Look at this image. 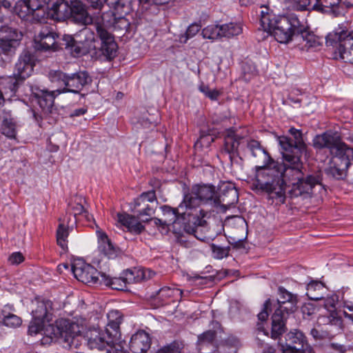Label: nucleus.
<instances>
[{
	"label": "nucleus",
	"mask_w": 353,
	"mask_h": 353,
	"mask_svg": "<svg viewBox=\"0 0 353 353\" xmlns=\"http://www.w3.org/2000/svg\"><path fill=\"white\" fill-rule=\"evenodd\" d=\"M288 99L293 103H300L301 102V99L299 98H294L292 96V94H290L288 97Z\"/></svg>",
	"instance_id": "64"
},
{
	"label": "nucleus",
	"mask_w": 353,
	"mask_h": 353,
	"mask_svg": "<svg viewBox=\"0 0 353 353\" xmlns=\"http://www.w3.org/2000/svg\"><path fill=\"white\" fill-rule=\"evenodd\" d=\"M260 23L264 32L268 34L272 32L277 26L281 15H276L269 7L261 6L260 8Z\"/></svg>",
	"instance_id": "31"
},
{
	"label": "nucleus",
	"mask_w": 353,
	"mask_h": 353,
	"mask_svg": "<svg viewBox=\"0 0 353 353\" xmlns=\"http://www.w3.org/2000/svg\"><path fill=\"white\" fill-rule=\"evenodd\" d=\"M325 291L324 285L316 281H312L307 285L306 294L311 300L319 301L323 299Z\"/></svg>",
	"instance_id": "34"
},
{
	"label": "nucleus",
	"mask_w": 353,
	"mask_h": 353,
	"mask_svg": "<svg viewBox=\"0 0 353 353\" xmlns=\"http://www.w3.org/2000/svg\"><path fill=\"white\" fill-rule=\"evenodd\" d=\"M289 133L292 135V137L287 136H280L278 137L282 154L290 153L299 154L301 157L303 152L305 150V144L303 140L302 132L299 130L291 128L289 130Z\"/></svg>",
	"instance_id": "14"
},
{
	"label": "nucleus",
	"mask_w": 353,
	"mask_h": 353,
	"mask_svg": "<svg viewBox=\"0 0 353 353\" xmlns=\"http://www.w3.org/2000/svg\"><path fill=\"white\" fill-rule=\"evenodd\" d=\"M139 122L145 128H154L158 123L157 120L154 119L151 115H143L140 118Z\"/></svg>",
	"instance_id": "54"
},
{
	"label": "nucleus",
	"mask_w": 353,
	"mask_h": 353,
	"mask_svg": "<svg viewBox=\"0 0 353 353\" xmlns=\"http://www.w3.org/2000/svg\"><path fill=\"white\" fill-rule=\"evenodd\" d=\"M14 12L23 20L42 23L47 19L45 0H19L13 8Z\"/></svg>",
	"instance_id": "10"
},
{
	"label": "nucleus",
	"mask_w": 353,
	"mask_h": 353,
	"mask_svg": "<svg viewBox=\"0 0 353 353\" xmlns=\"http://www.w3.org/2000/svg\"><path fill=\"white\" fill-rule=\"evenodd\" d=\"M159 294L162 297H173L182 294L181 290L177 288L163 287L159 290Z\"/></svg>",
	"instance_id": "53"
},
{
	"label": "nucleus",
	"mask_w": 353,
	"mask_h": 353,
	"mask_svg": "<svg viewBox=\"0 0 353 353\" xmlns=\"http://www.w3.org/2000/svg\"><path fill=\"white\" fill-rule=\"evenodd\" d=\"M56 37L58 35L48 26L42 28L38 35L34 37L35 48L41 50L56 51L59 48Z\"/></svg>",
	"instance_id": "23"
},
{
	"label": "nucleus",
	"mask_w": 353,
	"mask_h": 353,
	"mask_svg": "<svg viewBox=\"0 0 353 353\" xmlns=\"http://www.w3.org/2000/svg\"><path fill=\"white\" fill-rule=\"evenodd\" d=\"M154 272L148 268H134L128 269L123 272L122 277L125 285L130 283H139L148 280L154 276Z\"/></svg>",
	"instance_id": "26"
},
{
	"label": "nucleus",
	"mask_w": 353,
	"mask_h": 353,
	"mask_svg": "<svg viewBox=\"0 0 353 353\" xmlns=\"http://www.w3.org/2000/svg\"><path fill=\"white\" fill-rule=\"evenodd\" d=\"M239 139L240 138L234 134H228L225 137L224 150L230 156L237 152Z\"/></svg>",
	"instance_id": "41"
},
{
	"label": "nucleus",
	"mask_w": 353,
	"mask_h": 353,
	"mask_svg": "<svg viewBox=\"0 0 353 353\" xmlns=\"http://www.w3.org/2000/svg\"><path fill=\"white\" fill-rule=\"evenodd\" d=\"M331 346L334 350H336L341 353H343L345 351V347L343 345H340V344H337V343H332Z\"/></svg>",
	"instance_id": "62"
},
{
	"label": "nucleus",
	"mask_w": 353,
	"mask_h": 353,
	"mask_svg": "<svg viewBox=\"0 0 353 353\" xmlns=\"http://www.w3.org/2000/svg\"><path fill=\"white\" fill-rule=\"evenodd\" d=\"M303 28V23L295 14L280 16L277 26L272 32L274 39L279 43H287L296 41L299 32Z\"/></svg>",
	"instance_id": "9"
},
{
	"label": "nucleus",
	"mask_w": 353,
	"mask_h": 353,
	"mask_svg": "<svg viewBox=\"0 0 353 353\" xmlns=\"http://www.w3.org/2000/svg\"><path fill=\"white\" fill-rule=\"evenodd\" d=\"M349 167L350 165H347V163L345 165L331 161L330 167L325 170V173L336 179H342L346 176V172Z\"/></svg>",
	"instance_id": "35"
},
{
	"label": "nucleus",
	"mask_w": 353,
	"mask_h": 353,
	"mask_svg": "<svg viewBox=\"0 0 353 353\" xmlns=\"http://www.w3.org/2000/svg\"><path fill=\"white\" fill-rule=\"evenodd\" d=\"M62 0H50L48 6L46 5V12L48 13L47 18L50 16L51 18L56 19L58 11V3H61Z\"/></svg>",
	"instance_id": "51"
},
{
	"label": "nucleus",
	"mask_w": 353,
	"mask_h": 353,
	"mask_svg": "<svg viewBox=\"0 0 353 353\" xmlns=\"http://www.w3.org/2000/svg\"><path fill=\"white\" fill-rule=\"evenodd\" d=\"M279 297L276 301L277 307L275 311L289 314L297 308L298 296L280 286L278 288Z\"/></svg>",
	"instance_id": "22"
},
{
	"label": "nucleus",
	"mask_w": 353,
	"mask_h": 353,
	"mask_svg": "<svg viewBox=\"0 0 353 353\" xmlns=\"http://www.w3.org/2000/svg\"><path fill=\"white\" fill-rule=\"evenodd\" d=\"M219 195L214 200V207H221L224 211L236 204L239 201V193L234 184L230 181H222L219 185Z\"/></svg>",
	"instance_id": "17"
},
{
	"label": "nucleus",
	"mask_w": 353,
	"mask_h": 353,
	"mask_svg": "<svg viewBox=\"0 0 353 353\" xmlns=\"http://www.w3.org/2000/svg\"><path fill=\"white\" fill-rule=\"evenodd\" d=\"M108 323L104 329L90 327L85 334L88 347L106 353H128L125 343L121 340L120 324L123 316L119 310H111L107 314Z\"/></svg>",
	"instance_id": "2"
},
{
	"label": "nucleus",
	"mask_w": 353,
	"mask_h": 353,
	"mask_svg": "<svg viewBox=\"0 0 353 353\" xmlns=\"http://www.w3.org/2000/svg\"><path fill=\"white\" fill-rule=\"evenodd\" d=\"M310 334L315 340H321L329 336L327 331H323L317 327L312 328L310 331Z\"/></svg>",
	"instance_id": "57"
},
{
	"label": "nucleus",
	"mask_w": 353,
	"mask_h": 353,
	"mask_svg": "<svg viewBox=\"0 0 353 353\" xmlns=\"http://www.w3.org/2000/svg\"><path fill=\"white\" fill-rule=\"evenodd\" d=\"M70 208L76 221L81 220L82 218L85 219L88 222H90L93 219L92 215L90 214L82 205L81 199H80L79 201L72 203Z\"/></svg>",
	"instance_id": "38"
},
{
	"label": "nucleus",
	"mask_w": 353,
	"mask_h": 353,
	"mask_svg": "<svg viewBox=\"0 0 353 353\" xmlns=\"http://www.w3.org/2000/svg\"><path fill=\"white\" fill-rule=\"evenodd\" d=\"M312 0H286L289 8L292 10L303 11L312 10Z\"/></svg>",
	"instance_id": "47"
},
{
	"label": "nucleus",
	"mask_w": 353,
	"mask_h": 353,
	"mask_svg": "<svg viewBox=\"0 0 353 353\" xmlns=\"http://www.w3.org/2000/svg\"><path fill=\"white\" fill-rule=\"evenodd\" d=\"M32 321L28 327V334L36 335L44 331L46 323L52 320L53 303L43 296H36L30 303Z\"/></svg>",
	"instance_id": "7"
},
{
	"label": "nucleus",
	"mask_w": 353,
	"mask_h": 353,
	"mask_svg": "<svg viewBox=\"0 0 353 353\" xmlns=\"http://www.w3.org/2000/svg\"><path fill=\"white\" fill-rule=\"evenodd\" d=\"M34 66V58L29 52H24L19 57L13 72L16 79L8 78L6 80L11 95L14 94L18 90L17 80H24L28 78L33 72Z\"/></svg>",
	"instance_id": "12"
},
{
	"label": "nucleus",
	"mask_w": 353,
	"mask_h": 353,
	"mask_svg": "<svg viewBox=\"0 0 353 353\" xmlns=\"http://www.w3.org/2000/svg\"><path fill=\"white\" fill-rule=\"evenodd\" d=\"M296 41L299 43L300 49L308 50L316 48L322 44V39L307 30L303 24V28L298 33Z\"/></svg>",
	"instance_id": "30"
},
{
	"label": "nucleus",
	"mask_w": 353,
	"mask_h": 353,
	"mask_svg": "<svg viewBox=\"0 0 353 353\" xmlns=\"http://www.w3.org/2000/svg\"><path fill=\"white\" fill-rule=\"evenodd\" d=\"M272 303L271 300L269 299L265 301L263 305V309L262 311L258 314V319L261 321H265L268 319L269 316L268 310L271 307Z\"/></svg>",
	"instance_id": "55"
},
{
	"label": "nucleus",
	"mask_w": 353,
	"mask_h": 353,
	"mask_svg": "<svg viewBox=\"0 0 353 353\" xmlns=\"http://www.w3.org/2000/svg\"><path fill=\"white\" fill-rule=\"evenodd\" d=\"M50 77L52 81H60L65 85L63 89H60L62 93H79L83 87L91 81V78L86 71L66 74L57 70L50 73Z\"/></svg>",
	"instance_id": "11"
},
{
	"label": "nucleus",
	"mask_w": 353,
	"mask_h": 353,
	"mask_svg": "<svg viewBox=\"0 0 353 353\" xmlns=\"http://www.w3.org/2000/svg\"><path fill=\"white\" fill-rule=\"evenodd\" d=\"M113 6L116 14L119 17H123L130 13L132 10V0H114Z\"/></svg>",
	"instance_id": "39"
},
{
	"label": "nucleus",
	"mask_w": 353,
	"mask_h": 353,
	"mask_svg": "<svg viewBox=\"0 0 353 353\" xmlns=\"http://www.w3.org/2000/svg\"><path fill=\"white\" fill-rule=\"evenodd\" d=\"M288 314L274 311L272 316L271 338L277 339L285 332V321Z\"/></svg>",
	"instance_id": "32"
},
{
	"label": "nucleus",
	"mask_w": 353,
	"mask_h": 353,
	"mask_svg": "<svg viewBox=\"0 0 353 353\" xmlns=\"http://www.w3.org/2000/svg\"><path fill=\"white\" fill-rule=\"evenodd\" d=\"M201 27V25L198 23H193L190 24L188 27L186 32L179 36V42L181 43H186L190 39L194 37L199 32Z\"/></svg>",
	"instance_id": "48"
},
{
	"label": "nucleus",
	"mask_w": 353,
	"mask_h": 353,
	"mask_svg": "<svg viewBox=\"0 0 353 353\" xmlns=\"http://www.w3.org/2000/svg\"><path fill=\"white\" fill-rule=\"evenodd\" d=\"M83 330V325L72 320L66 319H57L54 324L48 325L44 334H46L41 339L42 345H48L52 343L54 340L61 339L66 348L72 349L74 346L77 347L79 341L77 337Z\"/></svg>",
	"instance_id": "4"
},
{
	"label": "nucleus",
	"mask_w": 353,
	"mask_h": 353,
	"mask_svg": "<svg viewBox=\"0 0 353 353\" xmlns=\"http://www.w3.org/2000/svg\"><path fill=\"white\" fill-rule=\"evenodd\" d=\"M343 23H347L348 28L347 30V35H346V37L347 38L353 37V22H349L347 21H345Z\"/></svg>",
	"instance_id": "60"
},
{
	"label": "nucleus",
	"mask_w": 353,
	"mask_h": 353,
	"mask_svg": "<svg viewBox=\"0 0 353 353\" xmlns=\"http://www.w3.org/2000/svg\"><path fill=\"white\" fill-rule=\"evenodd\" d=\"M157 201L155 192H143L134 200L131 205L132 212L136 214L132 216L125 212L117 214V221L125 228L128 232L134 234H141L145 229L142 222H148L146 218L152 219L157 208Z\"/></svg>",
	"instance_id": "3"
},
{
	"label": "nucleus",
	"mask_w": 353,
	"mask_h": 353,
	"mask_svg": "<svg viewBox=\"0 0 353 353\" xmlns=\"http://www.w3.org/2000/svg\"><path fill=\"white\" fill-rule=\"evenodd\" d=\"M100 284H104L116 290H124L127 287L122 276L110 277L104 272L101 274Z\"/></svg>",
	"instance_id": "36"
},
{
	"label": "nucleus",
	"mask_w": 353,
	"mask_h": 353,
	"mask_svg": "<svg viewBox=\"0 0 353 353\" xmlns=\"http://www.w3.org/2000/svg\"><path fill=\"white\" fill-rule=\"evenodd\" d=\"M316 149L327 148L332 156V161L350 165L353 161V148L341 140V136L332 130L316 135L313 139Z\"/></svg>",
	"instance_id": "5"
},
{
	"label": "nucleus",
	"mask_w": 353,
	"mask_h": 353,
	"mask_svg": "<svg viewBox=\"0 0 353 353\" xmlns=\"http://www.w3.org/2000/svg\"><path fill=\"white\" fill-rule=\"evenodd\" d=\"M276 348L274 346L267 344L264 347L261 353H276Z\"/></svg>",
	"instance_id": "61"
},
{
	"label": "nucleus",
	"mask_w": 353,
	"mask_h": 353,
	"mask_svg": "<svg viewBox=\"0 0 353 353\" xmlns=\"http://www.w3.org/2000/svg\"><path fill=\"white\" fill-rule=\"evenodd\" d=\"M16 29L8 26H0V53L10 56L14 52V43L20 39Z\"/></svg>",
	"instance_id": "21"
},
{
	"label": "nucleus",
	"mask_w": 353,
	"mask_h": 353,
	"mask_svg": "<svg viewBox=\"0 0 353 353\" xmlns=\"http://www.w3.org/2000/svg\"><path fill=\"white\" fill-rule=\"evenodd\" d=\"M97 34L101 41L100 50L102 54L108 59H112L117 55L118 46L114 37L103 25L97 23L94 26Z\"/></svg>",
	"instance_id": "20"
},
{
	"label": "nucleus",
	"mask_w": 353,
	"mask_h": 353,
	"mask_svg": "<svg viewBox=\"0 0 353 353\" xmlns=\"http://www.w3.org/2000/svg\"><path fill=\"white\" fill-rule=\"evenodd\" d=\"M210 248L212 252V256L216 259H222L227 257L230 251V246L222 247L215 244H212Z\"/></svg>",
	"instance_id": "49"
},
{
	"label": "nucleus",
	"mask_w": 353,
	"mask_h": 353,
	"mask_svg": "<svg viewBox=\"0 0 353 353\" xmlns=\"http://www.w3.org/2000/svg\"><path fill=\"white\" fill-rule=\"evenodd\" d=\"M12 14L11 3L7 0H0V23L8 26L10 16Z\"/></svg>",
	"instance_id": "45"
},
{
	"label": "nucleus",
	"mask_w": 353,
	"mask_h": 353,
	"mask_svg": "<svg viewBox=\"0 0 353 353\" xmlns=\"http://www.w3.org/2000/svg\"><path fill=\"white\" fill-rule=\"evenodd\" d=\"M69 17L74 21L81 25H87L92 23V17L88 14L84 4L79 0L70 1V10Z\"/></svg>",
	"instance_id": "28"
},
{
	"label": "nucleus",
	"mask_w": 353,
	"mask_h": 353,
	"mask_svg": "<svg viewBox=\"0 0 353 353\" xmlns=\"http://www.w3.org/2000/svg\"><path fill=\"white\" fill-rule=\"evenodd\" d=\"M129 345L133 353H146L151 346V338L148 333L139 330L131 336Z\"/></svg>",
	"instance_id": "27"
},
{
	"label": "nucleus",
	"mask_w": 353,
	"mask_h": 353,
	"mask_svg": "<svg viewBox=\"0 0 353 353\" xmlns=\"http://www.w3.org/2000/svg\"><path fill=\"white\" fill-rule=\"evenodd\" d=\"M318 323L319 325L323 324V325H340L341 324V319L334 316L332 315L322 316L319 318ZM318 327H320V325H318Z\"/></svg>",
	"instance_id": "52"
},
{
	"label": "nucleus",
	"mask_w": 353,
	"mask_h": 353,
	"mask_svg": "<svg viewBox=\"0 0 353 353\" xmlns=\"http://www.w3.org/2000/svg\"><path fill=\"white\" fill-rule=\"evenodd\" d=\"M57 6H59V4ZM58 7L59 10L56 17L57 20L60 21L69 17L70 4H68V3L65 0H62L61 4L59 3V6Z\"/></svg>",
	"instance_id": "50"
},
{
	"label": "nucleus",
	"mask_w": 353,
	"mask_h": 353,
	"mask_svg": "<svg viewBox=\"0 0 353 353\" xmlns=\"http://www.w3.org/2000/svg\"><path fill=\"white\" fill-rule=\"evenodd\" d=\"M26 86L30 92L29 96H32L37 100L38 104L45 113L51 112L55 97L62 94L60 89L48 91L41 89L37 85H27Z\"/></svg>",
	"instance_id": "19"
},
{
	"label": "nucleus",
	"mask_w": 353,
	"mask_h": 353,
	"mask_svg": "<svg viewBox=\"0 0 353 353\" xmlns=\"http://www.w3.org/2000/svg\"><path fill=\"white\" fill-rule=\"evenodd\" d=\"M1 134L10 139H15L17 134V123L10 110H0Z\"/></svg>",
	"instance_id": "29"
},
{
	"label": "nucleus",
	"mask_w": 353,
	"mask_h": 353,
	"mask_svg": "<svg viewBox=\"0 0 353 353\" xmlns=\"http://www.w3.org/2000/svg\"><path fill=\"white\" fill-rule=\"evenodd\" d=\"M0 313L1 315V320L6 326L16 327L21 324L22 321L19 316L10 313L6 314L4 310L0 311Z\"/></svg>",
	"instance_id": "46"
},
{
	"label": "nucleus",
	"mask_w": 353,
	"mask_h": 353,
	"mask_svg": "<svg viewBox=\"0 0 353 353\" xmlns=\"http://www.w3.org/2000/svg\"><path fill=\"white\" fill-rule=\"evenodd\" d=\"M71 270L78 281L87 284L100 283L99 276L103 273L81 260L75 261L71 265Z\"/></svg>",
	"instance_id": "15"
},
{
	"label": "nucleus",
	"mask_w": 353,
	"mask_h": 353,
	"mask_svg": "<svg viewBox=\"0 0 353 353\" xmlns=\"http://www.w3.org/2000/svg\"><path fill=\"white\" fill-rule=\"evenodd\" d=\"M282 156L283 163L272 161L270 165L255 167V179L252 184L253 190L265 192L277 203H283L285 200L288 183L292 186L291 191L296 196L310 194L316 185H322V172L320 170L304 177L300 155L283 153Z\"/></svg>",
	"instance_id": "1"
},
{
	"label": "nucleus",
	"mask_w": 353,
	"mask_h": 353,
	"mask_svg": "<svg viewBox=\"0 0 353 353\" xmlns=\"http://www.w3.org/2000/svg\"><path fill=\"white\" fill-rule=\"evenodd\" d=\"M247 145L254 157H256V152H258L259 154L263 157L264 162L263 165H270L273 159L270 157L269 154L261 148L259 141L256 140H250L248 141Z\"/></svg>",
	"instance_id": "37"
},
{
	"label": "nucleus",
	"mask_w": 353,
	"mask_h": 353,
	"mask_svg": "<svg viewBox=\"0 0 353 353\" xmlns=\"http://www.w3.org/2000/svg\"><path fill=\"white\" fill-rule=\"evenodd\" d=\"M180 206L181 204L177 208H172L171 207L167 205L161 207L163 214L165 216L168 215L169 216L168 220H165L163 221L162 220L157 218H146L145 221H151L154 223V225L157 226H163V228L164 225H169L170 223L179 224L183 226L192 212L186 206L183 207L182 211V209L180 208Z\"/></svg>",
	"instance_id": "16"
},
{
	"label": "nucleus",
	"mask_w": 353,
	"mask_h": 353,
	"mask_svg": "<svg viewBox=\"0 0 353 353\" xmlns=\"http://www.w3.org/2000/svg\"><path fill=\"white\" fill-rule=\"evenodd\" d=\"M349 6V3L343 0H315L312 10L322 13L341 14Z\"/></svg>",
	"instance_id": "24"
},
{
	"label": "nucleus",
	"mask_w": 353,
	"mask_h": 353,
	"mask_svg": "<svg viewBox=\"0 0 353 353\" xmlns=\"http://www.w3.org/2000/svg\"><path fill=\"white\" fill-rule=\"evenodd\" d=\"M200 216L201 214L199 213L192 212L182 227L186 233L194 235L201 241H205L210 239V236L208 234L207 222L200 219Z\"/></svg>",
	"instance_id": "18"
},
{
	"label": "nucleus",
	"mask_w": 353,
	"mask_h": 353,
	"mask_svg": "<svg viewBox=\"0 0 353 353\" xmlns=\"http://www.w3.org/2000/svg\"><path fill=\"white\" fill-rule=\"evenodd\" d=\"M157 353H181V351L178 346L171 344L159 350Z\"/></svg>",
	"instance_id": "58"
},
{
	"label": "nucleus",
	"mask_w": 353,
	"mask_h": 353,
	"mask_svg": "<svg viewBox=\"0 0 353 353\" xmlns=\"http://www.w3.org/2000/svg\"><path fill=\"white\" fill-rule=\"evenodd\" d=\"M216 332L214 331L208 330L205 332L198 338V346L200 353H217L216 350L209 352L205 350L206 347H210L212 349L216 347L214 340Z\"/></svg>",
	"instance_id": "33"
},
{
	"label": "nucleus",
	"mask_w": 353,
	"mask_h": 353,
	"mask_svg": "<svg viewBox=\"0 0 353 353\" xmlns=\"http://www.w3.org/2000/svg\"><path fill=\"white\" fill-rule=\"evenodd\" d=\"M221 37H232L242 32V27L236 23H229L221 25Z\"/></svg>",
	"instance_id": "40"
},
{
	"label": "nucleus",
	"mask_w": 353,
	"mask_h": 353,
	"mask_svg": "<svg viewBox=\"0 0 353 353\" xmlns=\"http://www.w3.org/2000/svg\"><path fill=\"white\" fill-rule=\"evenodd\" d=\"M347 23H341L326 37V44L334 48V58L353 63V37L347 38Z\"/></svg>",
	"instance_id": "6"
},
{
	"label": "nucleus",
	"mask_w": 353,
	"mask_h": 353,
	"mask_svg": "<svg viewBox=\"0 0 353 353\" xmlns=\"http://www.w3.org/2000/svg\"><path fill=\"white\" fill-rule=\"evenodd\" d=\"M199 90L203 93L205 97L211 101H217L219 97L223 94L221 90L210 89L208 85L201 83L198 88Z\"/></svg>",
	"instance_id": "44"
},
{
	"label": "nucleus",
	"mask_w": 353,
	"mask_h": 353,
	"mask_svg": "<svg viewBox=\"0 0 353 353\" xmlns=\"http://www.w3.org/2000/svg\"><path fill=\"white\" fill-rule=\"evenodd\" d=\"M217 198L215 187L211 185L196 184L192 187L189 193L185 194L180 208L188 207L193 213H199L201 217L206 216V212L198 209L201 202H210L214 206V200Z\"/></svg>",
	"instance_id": "8"
},
{
	"label": "nucleus",
	"mask_w": 353,
	"mask_h": 353,
	"mask_svg": "<svg viewBox=\"0 0 353 353\" xmlns=\"http://www.w3.org/2000/svg\"><path fill=\"white\" fill-rule=\"evenodd\" d=\"M205 139H206L209 143H211V142H213V141H214V138H213L212 136L201 134V137H200V140H201V141L203 143V142H204V141H205Z\"/></svg>",
	"instance_id": "63"
},
{
	"label": "nucleus",
	"mask_w": 353,
	"mask_h": 353,
	"mask_svg": "<svg viewBox=\"0 0 353 353\" xmlns=\"http://www.w3.org/2000/svg\"><path fill=\"white\" fill-rule=\"evenodd\" d=\"M204 39L215 40L221 38V26L218 24H211L204 28L201 32Z\"/></svg>",
	"instance_id": "43"
},
{
	"label": "nucleus",
	"mask_w": 353,
	"mask_h": 353,
	"mask_svg": "<svg viewBox=\"0 0 353 353\" xmlns=\"http://www.w3.org/2000/svg\"><path fill=\"white\" fill-rule=\"evenodd\" d=\"M98 239L99 252L108 259L117 258L121 253L118 246L114 245L109 239L106 233L102 231H97Z\"/></svg>",
	"instance_id": "25"
},
{
	"label": "nucleus",
	"mask_w": 353,
	"mask_h": 353,
	"mask_svg": "<svg viewBox=\"0 0 353 353\" xmlns=\"http://www.w3.org/2000/svg\"><path fill=\"white\" fill-rule=\"evenodd\" d=\"M87 112V110L85 108H78L72 111L70 114V117H79L83 115Z\"/></svg>",
	"instance_id": "59"
},
{
	"label": "nucleus",
	"mask_w": 353,
	"mask_h": 353,
	"mask_svg": "<svg viewBox=\"0 0 353 353\" xmlns=\"http://www.w3.org/2000/svg\"><path fill=\"white\" fill-rule=\"evenodd\" d=\"M68 228L64 223H60L57 230V241L58 245L64 251L68 250Z\"/></svg>",
	"instance_id": "42"
},
{
	"label": "nucleus",
	"mask_w": 353,
	"mask_h": 353,
	"mask_svg": "<svg viewBox=\"0 0 353 353\" xmlns=\"http://www.w3.org/2000/svg\"><path fill=\"white\" fill-rule=\"evenodd\" d=\"M23 261H24V256L19 252H13L8 257L9 263L10 265H19L21 263H22Z\"/></svg>",
	"instance_id": "56"
},
{
	"label": "nucleus",
	"mask_w": 353,
	"mask_h": 353,
	"mask_svg": "<svg viewBox=\"0 0 353 353\" xmlns=\"http://www.w3.org/2000/svg\"><path fill=\"white\" fill-rule=\"evenodd\" d=\"M283 353H314L313 348L306 342L303 334L297 330L285 336V343L281 344Z\"/></svg>",
	"instance_id": "13"
}]
</instances>
